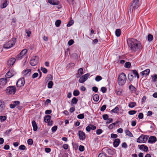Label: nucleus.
<instances>
[{"mask_svg": "<svg viewBox=\"0 0 157 157\" xmlns=\"http://www.w3.org/2000/svg\"><path fill=\"white\" fill-rule=\"evenodd\" d=\"M127 42L128 46L132 52L139 51L143 48V46L140 42L135 39H128Z\"/></svg>", "mask_w": 157, "mask_h": 157, "instance_id": "obj_1", "label": "nucleus"}, {"mask_svg": "<svg viewBox=\"0 0 157 157\" xmlns=\"http://www.w3.org/2000/svg\"><path fill=\"white\" fill-rule=\"evenodd\" d=\"M140 6L139 0H133L130 7V12L131 13H133Z\"/></svg>", "mask_w": 157, "mask_h": 157, "instance_id": "obj_2", "label": "nucleus"}, {"mask_svg": "<svg viewBox=\"0 0 157 157\" xmlns=\"http://www.w3.org/2000/svg\"><path fill=\"white\" fill-rule=\"evenodd\" d=\"M126 81V76L124 73H121L118 77V84L120 86L124 85Z\"/></svg>", "mask_w": 157, "mask_h": 157, "instance_id": "obj_3", "label": "nucleus"}, {"mask_svg": "<svg viewBox=\"0 0 157 157\" xmlns=\"http://www.w3.org/2000/svg\"><path fill=\"white\" fill-rule=\"evenodd\" d=\"M16 41V39L13 38L4 44L3 47L5 48H9L14 45Z\"/></svg>", "mask_w": 157, "mask_h": 157, "instance_id": "obj_4", "label": "nucleus"}, {"mask_svg": "<svg viewBox=\"0 0 157 157\" xmlns=\"http://www.w3.org/2000/svg\"><path fill=\"white\" fill-rule=\"evenodd\" d=\"M148 137L147 135H141L137 139V142L140 143H145L147 140Z\"/></svg>", "mask_w": 157, "mask_h": 157, "instance_id": "obj_5", "label": "nucleus"}, {"mask_svg": "<svg viewBox=\"0 0 157 157\" xmlns=\"http://www.w3.org/2000/svg\"><path fill=\"white\" fill-rule=\"evenodd\" d=\"M16 90V88L14 86H10L7 87L6 90V93L7 94H15Z\"/></svg>", "mask_w": 157, "mask_h": 157, "instance_id": "obj_6", "label": "nucleus"}, {"mask_svg": "<svg viewBox=\"0 0 157 157\" xmlns=\"http://www.w3.org/2000/svg\"><path fill=\"white\" fill-rule=\"evenodd\" d=\"M90 76V74L89 73H86L82 75L80 77L79 80V82L80 83H83L85 81L87 80Z\"/></svg>", "mask_w": 157, "mask_h": 157, "instance_id": "obj_7", "label": "nucleus"}, {"mask_svg": "<svg viewBox=\"0 0 157 157\" xmlns=\"http://www.w3.org/2000/svg\"><path fill=\"white\" fill-rule=\"evenodd\" d=\"M39 60V57L37 56H33L30 60V63L32 66H35L37 65Z\"/></svg>", "mask_w": 157, "mask_h": 157, "instance_id": "obj_8", "label": "nucleus"}, {"mask_svg": "<svg viewBox=\"0 0 157 157\" xmlns=\"http://www.w3.org/2000/svg\"><path fill=\"white\" fill-rule=\"evenodd\" d=\"M7 80L6 78H2L0 79V89H2L7 83Z\"/></svg>", "mask_w": 157, "mask_h": 157, "instance_id": "obj_9", "label": "nucleus"}, {"mask_svg": "<svg viewBox=\"0 0 157 157\" xmlns=\"http://www.w3.org/2000/svg\"><path fill=\"white\" fill-rule=\"evenodd\" d=\"M25 83V81L24 78H21L19 79L16 83L17 87H21L23 86Z\"/></svg>", "mask_w": 157, "mask_h": 157, "instance_id": "obj_10", "label": "nucleus"}, {"mask_svg": "<svg viewBox=\"0 0 157 157\" xmlns=\"http://www.w3.org/2000/svg\"><path fill=\"white\" fill-rule=\"evenodd\" d=\"M27 49H23L17 55V58L19 59H21L22 57L27 53Z\"/></svg>", "mask_w": 157, "mask_h": 157, "instance_id": "obj_11", "label": "nucleus"}, {"mask_svg": "<svg viewBox=\"0 0 157 157\" xmlns=\"http://www.w3.org/2000/svg\"><path fill=\"white\" fill-rule=\"evenodd\" d=\"M5 103L3 100H0V113L3 112L5 109Z\"/></svg>", "mask_w": 157, "mask_h": 157, "instance_id": "obj_12", "label": "nucleus"}, {"mask_svg": "<svg viewBox=\"0 0 157 157\" xmlns=\"http://www.w3.org/2000/svg\"><path fill=\"white\" fill-rule=\"evenodd\" d=\"M78 134L80 140H83L85 139L86 136L84 132L81 131H79L78 132Z\"/></svg>", "mask_w": 157, "mask_h": 157, "instance_id": "obj_13", "label": "nucleus"}, {"mask_svg": "<svg viewBox=\"0 0 157 157\" xmlns=\"http://www.w3.org/2000/svg\"><path fill=\"white\" fill-rule=\"evenodd\" d=\"M16 61V59L14 58H10L7 61V64L9 67H11L13 65Z\"/></svg>", "mask_w": 157, "mask_h": 157, "instance_id": "obj_14", "label": "nucleus"}, {"mask_svg": "<svg viewBox=\"0 0 157 157\" xmlns=\"http://www.w3.org/2000/svg\"><path fill=\"white\" fill-rule=\"evenodd\" d=\"M31 70L30 69H28L24 70L22 72L23 75L25 77L29 76L31 73Z\"/></svg>", "mask_w": 157, "mask_h": 157, "instance_id": "obj_15", "label": "nucleus"}, {"mask_svg": "<svg viewBox=\"0 0 157 157\" xmlns=\"http://www.w3.org/2000/svg\"><path fill=\"white\" fill-rule=\"evenodd\" d=\"M157 141V139L154 136H150L148 139V142L150 144H152L155 143Z\"/></svg>", "mask_w": 157, "mask_h": 157, "instance_id": "obj_16", "label": "nucleus"}, {"mask_svg": "<svg viewBox=\"0 0 157 157\" xmlns=\"http://www.w3.org/2000/svg\"><path fill=\"white\" fill-rule=\"evenodd\" d=\"M83 70L82 68H80L78 71V73L76 74L77 78H79L83 74Z\"/></svg>", "mask_w": 157, "mask_h": 157, "instance_id": "obj_17", "label": "nucleus"}, {"mask_svg": "<svg viewBox=\"0 0 157 157\" xmlns=\"http://www.w3.org/2000/svg\"><path fill=\"white\" fill-rule=\"evenodd\" d=\"M48 2L51 4L54 5H58L59 4V2L56 0H48Z\"/></svg>", "mask_w": 157, "mask_h": 157, "instance_id": "obj_18", "label": "nucleus"}, {"mask_svg": "<svg viewBox=\"0 0 157 157\" xmlns=\"http://www.w3.org/2000/svg\"><path fill=\"white\" fill-rule=\"evenodd\" d=\"M128 89L132 93H134L136 91V88L132 85H131L129 86Z\"/></svg>", "mask_w": 157, "mask_h": 157, "instance_id": "obj_19", "label": "nucleus"}, {"mask_svg": "<svg viewBox=\"0 0 157 157\" xmlns=\"http://www.w3.org/2000/svg\"><path fill=\"white\" fill-rule=\"evenodd\" d=\"M120 143V139H116L113 143V146L115 147H117L119 145Z\"/></svg>", "mask_w": 157, "mask_h": 157, "instance_id": "obj_20", "label": "nucleus"}, {"mask_svg": "<svg viewBox=\"0 0 157 157\" xmlns=\"http://www.w3.org/2000/svg\"><path fill=\"white\" fill-rule=\"evenodd\" d=\"M150 71L149 69H147L141 72L140 73V74L143 76L144 75H147L149 74Z\"/></svg>", "mask_w": 157, "mask_h": 157, "instance_id": "obj_21", "label": "nucleus"}, {"mask_svg": "<svg viewBox=\"0 0 157 157\" xmlns=\"http://www.w3.org/2000/svg\"><path fill=\"white\" fill-rule=\"evenodd\" d=\"M33 127V130L34 131H36L37 129V126L36 123L34 121H33L32 122Z\"/></svg>", "mask_w": 157, "mask_h": 157, "instance_id": "obj_22", "label": "nucleus"}, {"mask_svg": "<svg viewBox=\"0 0 157 157\" xmlns=\"http://www.w3.org/2000/svg\"><path fill=\"white\" fill-rule=\"evenodd\" d=\"M51 116L50 115L45 116L44 117V121L45 122H48L50 121Z\"/></svg>", "mask_w": 157, "mask_h": 157, "instance_id": "obj_23", "label": "nucleus"}, {"mask_svg": "<svg viewBox=\"0 0 157 157\" xmlns=\"http://www.w3.org/2000/svg\"><path fill=\"white\" fill-rule=\"evenodd\" d=\"M125 132L126 135H127L130 137H132L133 136L132 133L128 130H125Z\"/></svg>", "mask_w": 157, "mask_h": 157, "instance_id": "obj_24", "label": "nucleus"}, {"mask_svg": "<svg viewBox=\"0 0 157 157\" xmlns=\"http://www.w3.org/2000/svg\"><path fill=\"white\" fill-rule=\"evenodd\" d=\"M93 98L94 101H97L99 99V95L97 94H95L93 96Z\"/></svg>", "mask_w": 157, "mask_h": 157, "instance_id": "obj_25", "label": "nucleus"}, {"mask_svg": "<svg viewBox=\"0 0 157 157\" xmlns=\"http://www.w3.org/2000/svg\"><path fill=\"white\" fill-rule=\"evenodd\" d=\"M136 105V103L135 102H131L128 104V106L130 108H132L135 107Z\"/></svg>", "mask_w": 157, "mask_h": 157, "instance_id": "obj_26", "label": "nucleus"}, {"mask_svg": "<svg viewBox=\"0 0 157 157\" xmlns=\"http://www.w3.org/2000/svg\"><path fill=\"white\" fill-rule=\"evenodd\" d=\"M78 100L75 98L74 97L72 99L71 101V105H72L73 104H76L78 102Z\"/></svg>", "mask_w": 157, "mask_h": 157, "instance_id": "obj_27", "label": "nucleus"}, {"mask_svg": "<svg viewBox=\"0 0 157 157\" xmlns=\"http://www.w3.org/2000/svg\"><path fill=\"white\" fill-rule=\"evenodd\" d=\"M119 110V108L117 106H116L115 108L112 109L111 111V112L114 113H117Z\"/></svg>", "mask_w": 157, "mask_h": 157, "instance_id": "obj_28", "label": "nucleus"}, {"mask_svg": "<svg viewBox=\"0 0 157 157\" xmlns=\"http://www.w3.org/2000/svg\"><path fill=\"white\" fill-rule=\"evenodd\" d=\"M8 5L7 1V0H5V2L3 3L1 6V8L2 9L6 8Z\"/></svg>", "mask_w": 157, "mask_h": 157, "instance_id": "obj_29", "label": "nucleus"}, {"mask_svg": "<svg viewBox=\"0 0 157 157\" xmlns=\"http://www.w3.org/2000/svg\"><path fill=\"white\" fill-rule=\"evenodd\" d=\"M6 78H9L13 76L12 75H11L10 71H9L5 75Z\"/></svg>", "mask_w": 157, "mask_h": 157, "instance_id": "obj_30", "label": "nucleus"}, {"mask_svg": "<svg viewBox=\"0 0 157 157\" xmlns=\"http://www.w3.org/2000/svg\"><path fill=\"white\" fill-rule=\"evenodd\" d=\"M122 91L123 90L122 89H120V90H116L115 91L117 94L119 96L121 95Z\"/></svg>", "mask_w": 157, "mask_h": 157, "instance_id": "obj_31", "label": "nucleus"}, {"mask_svg": "<svg viewBox=\"0 0 157 157\" xmlns=\"http://www.w3.org/2000/svg\"><path fill=\"white\" fill-rule=\"evenodd\" d=\"M121 33V32L120 29H117L115 31V34L117 36H119Z\"/></svg>", "mask_w": 157, "mask_h": 157, "instance_id": "obj_32", "label": "nucleus"}, {"mask_svg": "<svg viewBox=\"0 0 157 157\" xmlns=\"http://www.w3.org/2000/svg\"><path fill=\"white\" fill-rule=\"evenodd\" d=\"M134 77L133 75L131 74H129L128 75V78L130 82H131L133 80V78Z\"/></svg>", "mask_w": 157, "mask_h": 157, "instance_id": "obj_33", "label": "nucleus"}, {"mask_svg": "<svg viewBox=\"0 0 157 157\" xmlns=\"http://www.w3.org/2000/svg\"><path fill=\"white\" fill-rule=\"evenodd\" d=\"M133 73L134 75V76L136 77V76L137 78H139V74H138L137 71L135 70H132Z\"/></svg>", "mask_w": 157, "mask_h": 157, "instance_id": "obj_34", "label": "nucleus"}, {"mask_svg": "<svg viewBox=\"0 0 157 157\" xmlns=\"http://www.w3.org/2000/svg\"><path fill=\"white\" fill-rule=\"evenodd\" d=\"M53 83L52 81H49L48 84V87L50 89L52 88Z\"/></svg>", "mask_w": 157, "mask_h": 157, "instance_id": "obj_35", "label": "nucleus"}, {"mask_svg": "<svg viewBox=\"0 0 157 157\" xmlns=\"http://www.w3.org/2000/svg\"><path fill=\"white\" fill-rule=\"evenodd\" d=\"M7 117L6 116H0V121L2 122L6 120Z\"/></svg>", "mask_w": 157, "mask_h": 157, "instance_id": "obj_36", "label": "nucleus"}, {"mask_svg": "<svg viewBox=\"0 0 157 157\" xmlns=\"http://www.w3.org/2000/svg\"><path fill=\"white\" fill-rule=\"evenodd\" d=\"M73 94L74 96H77L80 94V92L78 90H75L74 91Z\"/></svg>", "mask_w": 157, "mask_h": 157, "instance_id": "obj_37", "label": "nucleus"}, {"mask_svg": "<svg viewBox=\"0 0 157 157\" xmlns=\"http://www.w3.org/2000/svg\"><path fill=\"white\" fill-rule=\"evenodd\" d=\"M61 23V21L59 20H57L55 22V25L57 27H59Z\"/></svg>", "mask_w": 157, "mask_h": 157, "instance_id": "obj_38", "label": "nucleus"}, {"mask_svg": "<svg viewBox=\"0 0 157 157\" xmlns=\"http://www.w3.org/2000/svg\"><path fill=\"white\" fill-rule=\"evenodd\" d=\"M137 112V111L136 110H130L128 111V113L130 115H133L136 114Z\"/></svg>", "mask_w": 157, "mask_h": 157, "instance_id": "obj_39", "label": "nucleus"}, {"mask_svg": "<svg viewBox=\"0 0 157 157\" xmlns=\"http://www.w3.org/2000/svg\"><path fill=\"white\" fill-rule=\"evenodd\" d=\"M102 79V77L100 76H97L95 78V80L97 82H99Z\"/></svg>", "mask_w": 157, "mask_h": 157, "instance_id": "obj_40", "label": "nucleus"}, {"mask_svg": "<svg viewBox=\"0 0 157 157\" xmlns=\"http://www.w3.org/2000/svg\"><path fill=\"white\" fill-rule=\"evenodd\" d=\"M153 36L152 35L149 34L148 35L147 39H148V40L149 41H151L153 40Z\"/></svg>", "mask_w": 157, "mask_h": 157, "instance_id": "obj_41", "label": "nucleus"}, {"mask_svg": "<svg viewBox=\"0 0 157 157\" xmlns=\"http://www.w3.org/2000/svg\"><path fill=\"white\" fill-rule=\"evenodd\" d=\"M131 65V64L130 62H126L124 64V67L126 68H129L130 67Z\"/></svg>", "mask_w": 157, "mask_h": 157, "instance_id": "obj_42", "label": "nucleus"}, {"mask_svg": "<svg viewBox=\"0 0 157 157\" xmlns=\"http://www.w3.org/2000/svg\"><path fill=\"white\" fill-rule=\"evenodd\" d=\"M12 130V129H10L9 130H7L4 133V134L5 136L9 135L11 132Z\"/></svg>", "mask_w": 157, "mask_h": 157, "instance_id": "obj_43", "label": "nucleus"}, {"mask_svg": "<svg viewBox=\"0 0 157 157\" xmlns=\"http://www.w3.org/2000/svg\"><path fill=\"white\" fill-rule=\"evenodd\" d=\"M103 132V130L101 129H99L97 130L96 131V134L97 135H99L101 134Z\"/></svg>", "mask_w": 157, "mask_h": 157, "instance_id": "obj_44", "label": "nucleus"}, {"mask_svg": "<svg viewBox=\"0 0 157 157\" xmlns=\"http://www.w3.org/2000/svg\"><path fill=\"white\" fill-rule=\"evenodd\" d=\"M84 116L83 114H80L77 116V118L80 119H83L84 118Z\"/></svg>", "mask_w": 157, "mask_h": 157, "instance_id": "obj_45", "label": "nucleus"}, {"mask_svg": "<svg viewBox=\"0 0 157 157\" xmlns=\"http://www.w3.org/2000/svg\"><path fill=\"white\" fill-rule=\"evenodd\" d=\"M84 146L80 145L79 146L78 149L80 151H83L84 150Z\"/></svg>", "mask_w": 157, "mask_h": 157, "instance_id": "obj_46", "label": "nucleus"}, {"mask_svg": "<svg viewBox=\"0 0 157 157\" xmlns=\"http://www.w3.org/2000/svg\"><path fill=\"white\" fill-rule=\"evenodd\" d=\"M74 23V21L73 20H70L68 22L67 25V26L70 27Z\"/></svg>", "mask_w": 157, "mask_h": 157, "instance_id": "obj_47", "label": "nucleus"}, {"mask_svg": "<svg viewBox=\"0 0 157 157\" xmlns=\"http://www.w3.org/2000/svg\"><path fill=\"white\" fill-rule=\"evenodd\" d=\"M41 70L44 73H46L47 72V69L44 67H41L40 68Z\"/></svg>", "mask_w": 157, "mask_h": 157, "instance_id": "obj_48", "label": "nucleus"}, {"mask_svg": "<svg viewBox=\"0 0 157 157\" xmlns=\"http://www.w3.org/2000/svg\"><path fill=\"white\" fill-rule=\"evenodd\" d=\"M147 122L149 123H150L151 124L150 126V128L151 129V130H153L154 128L155 125L154 124L152 123V122L151 121H148Z\"/></svg>", "mask_w": 157, "mask_h": 157, "instance_id": "obj_49", "label": "nucleus"}, {"mask_svg": "<svg viewBox=\"0 0 157 157\" xmlns=\"http://www.w3.org/2000/svg\"><path fill=\"white\" fill-rule=\"evenodd\" d=\"M19 149L20 150H24L26 149V147L24 145H21L19 146Z\"/></svg>", "mask_w": 157, "mask_h": 157, "instance_id": "obj_50", "label": "nucleus"}, {"mask_svg": "<svg viewBox=\"0 0 157 157\" xmlns=\"http://www.w3.org/2000/svg\"><path fill=\"white\" fill-rule=\"evenodd\" d=\"M106 154L104 153H100L98 156V157H106Z\"/></svg>", "mask_w": 157, "mask_h": 157, "instance_id": "obj_51", "label": "nucleus"}, {"mask_svg": "<svg viewBox=\"0 0 157 157\" xmlns=\"http://www.w3.org/2000/svg\"><path fill=\"white\" fill-rule=\"evenodd\" d=\"M157 78V75L156 74H155L153 76H152V80L154 82H155L156 81V79Z\"/></svg>", "mask_w": 157, "mask_h": 157, "instance_id": "obj_52", "label": "nucleus"}, {"mask_svg": "<svg viewBox=\"0 0 157 157\" xmlns=\"http://www.w3.org/2000/svg\"><path fill=\"white\" fill-rule=\"evenodd\" d=\"M101 90L103 93H104L106 91L107 89L105 87H102L101 88Z\"/></svg>", "mask_w": 157, "mask_h": 157, "instance_id": "obj_53", "label": "nucleus"}, {"mask_svg": "<svg viewBox=\"0 0 157 157\" xmlns=\"http://www.w3.org/2000/svg\"><path fill=\"white\" fill-rule=\"evenodd\" d=\"M57 129V126H54L52 128V132H56Z\"/></svg>", "mask_w": 157, "mask_h": 157, "instance_id": "obj_54", "label": "nucleus"}, {"mask_svg": "<svg viewBox=\"0 0 157 157\" xmlns=\"http://www.w3.org/2000/svg\"><path fill=\"white\" fill-rule=\"evenodd\" d=\"M33 140L32 139H30L28 140L27 143L28 144L31 145L33 144Z\"/></svg>", "mask_w": 157, "mask_h": 157, "instance_id": "obj_55", "label": "nucleus"}, {"mask_svg": "<svg viewBox=\"0 0 157 157\" xmlns=\"http://www.w3.org/2000/svg\"><path fill=\"white\" fill-rule=\"evenodd\" d=\"M102 117L104 120H106L108 119L109 116L107 114H105L103 115Z\"/></svg>", "mask_w": 157, "mask_h": 157, "instance_id": "obj_56", "label": "nucleus"}, {"mask_svg": "<svg viewBox=\"0 0 157 157\" xmlns=\"http://www.w3.org/2000/svg\"><path fill=\"white\" fill-rule=\"evenodd\" d=\"M116 123H113L111 124H110L109 126V128L110 129H112L113 127H114L115 126Z\"/></svg>", "mask_w": 157, "mask_h": 157, "instance_id": "obj_57", "label": "nucleus"}, {"mask_svg": "<svg viewBox=\"0 0 157 157\" xmlns=\"http://www.w3.org/2000/svg\"><path fill=\"white\" fill-rule=\"evenodd\" d=\"M26 33L27 34V35L28 37H29L30 36L31 34V32L30 31L26 29L25 30Z\"/></svg>", "mask_w": 157, "mask_h": 157, "instance_id": "obj_58", "label": "nucleus"}, {"mask_svg": "<svg viewBox=\"0 0 157 157\" xmlns=\"http://www.w3.org/2000/svg\"><path fill=\"white\" fill-rule=\"evenodd\" d=\"M138 117L139 119H143L144 117V115L143 113H139L138 116Z\"/></svg>", "mask_w": 157, "mask_h": 157, "instance_id": "obj_59", "label": "nucleus"}, {"mask_svg": "<svg viewBox=\"0 0 157 157\" xmlns=\"http://www.w3.org/2000/svg\"><path fill=\"white\" fill-rule=\"evenodd\" d=\"M111 137L112 138L115 139L117 137V135L116 134L112 133L111 135Z\"/></svg>", "mask_w": 157, "mask_h": 157, "instance_id": "obj_60", "label": "nucleus"}, {"mask_svg": "<svg viewBox=\"0 0 157 157\" xmlns=\"http://www.w3.org/2000/svg\"><path fill=\"white\" fill-rule=\"evenodd\" d=\"M106 106L105 105H103L102 106L100 109V110L101 111H104L106 108Z\"/></svg>", "mask_w": 157, "mask_h": 157, "instance_id": "obj_61", "label": "nucleus"}, {"mask_svg": "<svg viewBox=\"0 0 157 157\" xmlns=\"http://www.w3.org/2000/svg\"><path fill=\"white\" fill-rule=\"evenodd\" d=\"M38 74L37 73H35L33 75L32 77L33 78H36L38 76Z\"/></svg>", "mask_w": 157, "mask_h": 157, "instance_id": "obj_62", "label": "nucleus"}, {"mask_svg": "<svg viewBox=\"0 0 157 157\" xmlns=\"http://www.w3.org/2000/svg\"><path fill=\"white\" fill-rule=\"evenodd\" d=\"M74 43V41L73 40H70L68 42V44L69 46H71Z\"/></svg>", "mask_w": 157, "mask_h": 157, "instance_id": "obj_63", "label": "nucleus"}, {"mask_svg": "<svg viewBox=\"0 0 157 157\" xmlns=\"http://www.w3.org/2000/svg\"><path fill=\"white\" fill-rule=\"evenodd\" d=\"M122 147L124 148H126L128 147V145L126 143H123L121 144Z\"/></svg>", "mask_w": 157, "mask_h": 157, "instance_id": "obj_64", "label": "nucleus"}]
</instances>
